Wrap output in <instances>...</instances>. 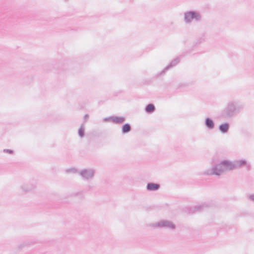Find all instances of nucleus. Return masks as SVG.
I'll return each mask as SVG.
<instances>
[{"label": "nucleus", "mask_w": 254, "mask_h": 254, "mask_svg": "<svg viewBox=\"0 0 254 254\" xmlns=\"http://www.w3.org/2000/svg\"><path fill=\"white\" fill-rule=\"evenodd\" d=\"M240 108L237 102H230L222 111L221 117L224 118H230L234 116Z\"/></svg>", "instance_id": "obj_1"}, {"label": "nucleus", "mask_w": 254, "mask_h": 254, "mask_svg": "<svg viewBox=\"0 0 254 254\" xmlns=\"http://www.w3.org/2000/svg\"><path fill=\"white\" fill-rule=\"evenodd\" d=\"M214 167L216 172V176H220L225 172L232 170L230 161L227 160L221 161L214 166Z\"/></svg>", "instance_id": "obj_2"}, {"label": "nucleus", "mask_w": 254, "mask_h": 254, "mask_svg": "<svg viewBox=\"0 0 254 254\" xmlns=\"http://www.w3.org/2000/svg\"><path fill=\"white\" fill-rule=\"evenodd\" d=\"M95 172L94 169L86 168L79 171L78 174L83 180L88 181L91 180L94 178Z\"/></svg>", "instance_id": "obj_3"}, {"label": "nucleus", "mask_w": 254, "mask_h": 254, "mask_svg": "<svg viewBox=\"0 0 254 254\" xmlns=\"http://www.w3.org/2000/svg\"><path fill=\"white\" fill-rule=\"evenodd\" d=\"M193 19L196 21H200L201 19V16L199 13L194 11H190L185 13L184 21L186 23H190Z\"/></svg>", "instance_id": "obj_4"}, {"label": "nucleus", "mask_w": 254, "mask_h": 254, "mask_svg": "<svg viewBox=\"0 0 254 254\" xmlns=\"http://www.w3.org/2000/svg\"><path fill=\"white\" fill-rule=\"evenodd\" d=\"M151 226L172 230H174L176 228V225L172 221L166 220H161L156 223L152 224Z\"/></svg>", "instance_id": "obj_5"}, {"label": "nucleus", "mask_w": 254, "mask_h": 254, "mask_svg": "<svg viewBox=\"0 0 254 254\" xmlns=\"http://www.w3.org/2000/svg\"><path fill=\"white\" fill-rule=\"evenodd\" d=\"M230 164H231L232 170L237 168H241L244 166H246L248 170H250L251 168L250 164H248L246 160L245 159L235 160L233 162L230 161Z\"/></svg>", "instance_id": "obj_6"}, {"label": "nucleus", "mask_w": 254, "mask_h": 254, "mask_svg": "<svg viewBox=\"0 0 254 254\" xmlns=\"http://www.w3.org/2000/svg\"><path fill=\"white\" fill-rule=\"evenodd\" d=\"M209 206L210 204L207 203H204L200 205L192 206L188 208L189 213L190 214H193L195 212H201L204 210Z\"/></svg>", "instance_id": "obj_7"}, {"label": "nucleus", "mask_w": 254, "mask_h": 254, "mask_svg": "<svg viewBox=\"0 0 254 254\" xmlns=\"http://www.w3.org/2000/svg\"><path fill=\"white\" fill-rule=\"evenodd\" d=\"M35 185L31 183H27L24 184L20 187L22 191L25 192H27L33 190L35 188Z\"/></svg>", "instance_id": "obj_8"}, {"label": "nucleus", "mask_w": 254, "mask_h": 254, "mask_svg": "<svg viewBox=\"0 0 254 254\" xmlns=\"http://www.w3.org/2000/svg\"><path fill=\"white\" fill-rule=\"evenodd\" d=\"M180 62V59L179 58H177L173 60L170 64L165 67L164 69L161 72L160 74L165 73L168 70L171 68L176 66Z\"/></svg>", "instance_id": "obj_9"}, {"label": "nucleus", "mask_w": 254, "mask_h": 254, "mask_svg": "<svg viewBox=\"0 0 254 254\" xmlns=\"http://www.w3.org/2000/svg\"><path fill=\"white\" fill-rule=\"evenodd\" d=\"M160 188V185L154 183H148L146 185V189L148 191H156Z\"/></svg>", "instance_id": "obj_10"}, {"label": "nucleus", "mask_w": 254, "mask_h": 254, "mask_svg": "<svg viewBox=\"0 0 254 254\" xmlns=\"http://www.w3.org/2000/svg\"><path fill=\"white\" fill-rule=\"evenodd\" d=\"M204 124L205 127L210 130L213 129L215 127L214 121L212 119L209 117L205 119Z\"/></svg>", "instance_id": "obj_11"}, {"label": "nucleus", "mask_w": 254, "mask_h": 254, "mask_svg": "<svg viewBox=\"0 0 254 254\" xmlns=\"http://www.w3.org/2000/svg\"><path fill=\"white\" fill-rule=\"evenodd\" d=\"M229 127V124L225 123L219 125V129L222 133H226L228 131Z\"/></svg>", "instance_id": "obj_12"}, {"label": "nucleus", "mask_w": 254, "mask_h": 254, "mask_svg": "<svg viewBox=\"0 0 254 254\" xmlns=\"http://www.w3.org/2000/svg\"><path fill=\"white\" fill-rule=\"evenodd\" d=\"M131 130V126L128 123L124 124L122 127V133L124 134L128 133Z\"/></svg>", "instance_id": "obj_13"}, {"label": "nucleus", "mask_w": 254, "mask_h": 254, "mask_svg": "<svg viewBox=\"0 0 254 254\" xmlns=\"http://www.w3.org/2000/svg\"><path fill=\"white\" fill-rule=\"evenodd\" d=\"M126 121V119L124 117L113 116L112 122L118 124L124 123Z\"/></svg>", "instance_id": "obj_14"}, {"label": "nucleus", "mask_w": 254, "mask_h": 254, "mask_svg": "<svg viewBox=\"0 0 254 254\" xmlns=\"http://www.w3.org/2000/svg\"><path fill=\"white\" fill-rule=\"evenodd\" d=\"M145 111L148 114H152L155 111V107L154 104L150 103L145 107Z\"/></svg>", "instance_id": "obj_15"}, {"label": "nucleus", "mask_w": 254, "mask_h": 254, "mask_svg": "<svg viewBox=\"0 0 254 254\" xmlns=\"http://www.w3.org/2000/svg\"><path fill=\"white\" fill-rule=\"evenodd\" d=\"M34 244H35V242L34 241L27 240V241H25L24 242H23L22 244L19 245L17 246V248L18 250H20L25 247L32 245Z\"/></svg>", "instance_id": "obj_16"}, {"label": "nucleus", "mask_w": 254, "mask_h": 254, "mask_svg": "<svg viewBox=\"0 0 254 254\" xmlns=\"http://www.w3.org/2000/svg\"><path fill=\"white\" fill-rule=\"evenodd\" d=\"M78 135L81 138L84 136V126L83 124H82L80 128L78 129Z\"/></svg>", "instance_id": "obj_17"}, {"label": "nucleus", "mask_w": 254, "mask_h": 254, "mask_svg": "<svg viewBox=\"0 0 254 254\" xmlns=\"http://www.w3.org/2000/svg\"><path fill=\"white\" fill-rule=\"evenodd\" d=\"M215 173H216V172L214 169V166L213 167V168L211 169H209V170H206L204 172V174L207 175H215Z\"/></svg>", "instance_id": "obj_18"}, {"label": "nucleus", "mask_w": 254, "mask_h": 254, "mask_svg": "<svg viewBox=\"0 0 254 254\" xmlns=\"http://www.w3.org/2000/svg\"><path fill=\"white\" fill-rule=\"evenodd\" d=\"M3 152H4V153H9L10 154H12L13 153V151L12 150H11V149H4L3 150Z\"/></svg>", "instance_id": "obj_19"}, {"label": "nucleus", "mask_w": 254, "mask_h": 254, "mask_svg": "<svg viewBox=\"0 0 254 254\" xmlns=\"http://www.w3.org/2000/svg\"><path fill=\"white\" fill-rule=\"evenodd\" d=\"M66 172H71L72 173H76L77 172L78 173V171L75 168H71V169H68V170H66Z\"/></svg>", "instance_id": "obj_20"}, {"label": "nucleus", "mask_w": 254, "mask_h": 254, "mask_svg": "<svg viewBox=\"0 0 254 254\" xmlns=\"http://www.w3.org/2000/svg\"><path fill=\"white\" fill-rule=\"evenodd\" d=\"M112 118H113V116H110L109 117L105 118L104 119V121L105 122L110 121L112 122Z\"/></svg>", "instance_id": "obj_21"}, {"label": "nucleus", "mask_w": 254, "mask_h": 254, "mask_svg": "<svg viewBox=\"0 0 254 254\" xmlns=\"http://www.w3.org/2000/svg\"><path fill=\"white\" fill-rule=\"evenodd\" d=\"M248 197L251 200L254 201V194L249 195Z\"/></svg>", "instance_id": "obj_22"}, {"label": "nucleus", "mask_w": 254, "mask_h": 254, "mask_svg": "<svg viewBox=\"0 0 254 254\" xmlns=\"http://www.w3.org/2000/svg\"><path fill=\"white\" fill-rule=\"evenodd\" d=\"M85 120H87L88 118V115H85L84 117Z\"/></svg>", "instance_id": "obj_23"}, {"label": "nucleus", "mask_w": 254, "mask_h": 254, "mask_svg": "<svg viewBox=\"0 0 254 254\" xmlns=\"http://www.w3.org/2000/svg\"><path fill=\"white\" fill-rule=\"evenodd\" d=\"M79 194H80V192H76V193H74V195L76 196V195H78Z\"/></svg>", "instance_id": "obj_24"}, {"label": "nucleus", "mask_w": 254, "mask_h": 254, "mask_svg": "<svg viewBox=\"0 0 254 254\" xmlns=\"http://www.w3.org/2000/svg\"><path fill=\"white\" fill-rule=\"evenodd\" d=\"M88 190H90V189H91L92 187H91V186H89L88 187Z\"/></svg>", "instance_id": "obj_25"}]
</instances>
